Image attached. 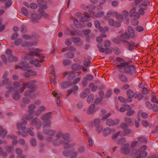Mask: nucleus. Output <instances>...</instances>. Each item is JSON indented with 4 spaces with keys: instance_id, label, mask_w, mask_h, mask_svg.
<instances>
[{
    "instance_id": "nucleus-1",
    "label": "nucleus",
    "mask_w": 158,
    "mask_h": 158,
    "mask_svg": "<svg viewBox=\"0 0 158 158\" xmlns=\"http://www.w3.org/2000/svg\"><path fill=\"white\" fill-rule=\"evenodd\" d=\"M47 127H48L45 125H43V133L47 136L46 139L55 145L59 146L62 144L63 141L60 140L62 137L65 138L68 136L67 134H64L63 132L59 131L56 135V138L54 139V136L56 133V131L54 130L47 129Z\"/></svg>"
},
{
    "instance_id": "nucleus-2",
    "label": "nucleus",
    "mask_w": 158,
    "mask_h": 158,
    "mask_svg": "<svg viewBox=\"0 0 158 158\" xmlns=\"http://www.w3.org/2000/svg\"><path fill=\"white\" fill-rule=\"evenodd\" d=\"M36 82V81L35 80L31 81L27 83L14 82L13 83V85L20 93L22 92L24 90L25 87L27 86L30 89L28 90H26L24 93V95L25 96H30L31 98H33L35 97V96H32V94L35 90L36 86L35 84Z\"/></svg>"
},
{
    "instance_id": "nucleus-3",
    "label": "nucleus",
    "mask_w": 158,
    "mask_h": 158,
    "mask_svg": "<svg viewBox=\"0 0 158 158\" xmlns=\"http://www.w3.org/2000/svg\"><path fill=\"white\" fill-rule=\"evenodd\" d=\"M36 108V106L33 104H31L29 106L28 112L29 114L32 113L35 109ZM31 117H30V115L29 114L27 115H24L23 116L21 123H18L17 124V129L18 130L21 129L22 131H24L26 128L25 126L27 124V121L30 119Z\"/></svg>"
},
{
    "instance_id": "nucleus-4",
    "label": "nucleus",
    "mask_w": 158,
    "mask_h": 158,
    "mask_svg": "<svg viewBox=\"0 0 158 158\" xmlns=\"http://www.w3.org/2000/svg\"><path fill=\"white\" fill-rule=\"evenodd\" d=\"M36 56L38 57V59L34 60H31L29 61V63L34 64L36 67H40L41 65L38 63V62L41 63L44 61V56L41 54L35 52H30L29 54L26 55L25 58L27 59L31 60L34 58V56Z\"/></svg>"
},
{
    "instance_id": "nucleus-5",
    "label": "nucleus",
    "mask_w": 158,
    "mask_h": 158,
    "mask_svg": "<svg viewBox=\"0 0 158 158\" xmlns=\"http://www.w3.org/2000/svg\"><path fill=\"white\" fill-rule=\"evenodd\" d=\"M118 71L121 73H126L128 74H132L135 72V68L134 66L129 65L127 62L121 63L117 65Z\"/></svg>"
},
{
    "instance_id": "nucleus-6",
    "label": "nucleus",
    "mask_w": 158,
    "mask_h": 158,
    "mask_svg": "<svg viewBox=\"0 0 158 158\" xmlns=\"http://www.w3.org/2000/svg\"><path fill=\"white\" fill-rule=\"evenodd\" d=\"M146 148L147 147L146 146L143 145L140 148L131 153V155L132 156L137 155L135 158L145 157H146L148 155L147 152L145 151Z\"/></svg>"
},
{
    "instance_id": "nucleus-7",
    "label": "nucleus",
    "mask_w": 158,
    "mask_h": 158,
    "mask_svg": "<svg viewBox=\"0 0 158 158\" xmlns=\"http://www.w3.org/2000/svg\"><path fill=\"white\" fill-rule=\"evenodd\" d=\"M150 5V2L147 0L142 2L139 6V11L141 15H143L144 14L145 11L147 9V7Z\"/></svg>"
},
{
    "instance_id": "nucleus-8",
    "label": "nucleus",
    "mask_w": 158,
    "mask_h": 158,
    "mask_svg": "<svg viewBox=\"0 0 158 158\" xmlns=\"http://www.w3.org/2000/svg\"><path fill=\"white\" fill-rule=\"evenodd\" d=\"M51 117L50 112L46 113L41 116V119L44 123V125H45L48 127L51 126V122L49 119L51 118Z\"/></svg>"
},
{
    "instance_id": "nucleus-9",
    "label": "nucleus",
    "mask_w": 158,
    "mask_h": 158,
    "mask_svg": "<svg viewBox=\"0 0 158 158\" xmlns=\"http://www.w3.org/2000/svg\"><path fill=\"white\" fill-rule=\"evenodd\" d=\"M65 134L68 135V137L65 138H64L63 137H62L61 138H60V140L63 141V143H63L64 144V148L68 149L74 145L75 144L74 143H71V140H68V139L70 137V135L69 134L67 133Z\"/></svg>"
},
{
    "instance_id": "nucleus-10",
    "label": "nucleus",
    "mask_w": 158,
    "mask_h": 158,
    "mask_svg": "<svg viewBox=\"0 0 158 158\" xmlns=\"http://www.w3.org/2000/svg\"><path fill=\"white\" fill-rule=\"evenodd\" d=\"M130 147V144L127 143L123 145L120 150L121 153L124 155L129 154L131 151Z\"/></svg>"
},
{
    "instance_id": "nucleus-11",
    "label": "nucleus",
    "mask_w": 158,
    "mask_h": 158,
    "mask_svg": "<svg viewBox=\"0 0 158 158\" xmlns=\"http://www.w3.org/2000/svg\"><path fill=\"white\" fill-rule=\"evenodd\" d=\"M13 86H14V87H8L7 86L6 88L9 89V90L10 91H14L15 92L13 95V98L14 100H18L20 98V95H19V93H20L18 89H16V88H15V86L14 85Z\"/></svg>"
},
{
    "instance_id": "nucleus-12",
    "label": "nucleus",
    "mask_w": 158,
    "mask_h": 158,
    "mask_svg": "<svg viewBox=\"0 0 158 158\" xmlns=\"http://www.w3.org/2000/svg\"><path fill=\"white\" fill-rule=\"evenodd\" d=\"M145 105L147 108L149 110H152L153 112H157L158 111V107L156 104L152 105L149 101H146L145 103Z\"/></svg>"
},
{
    "instance_id": "nucleus-13",
    "label": "nucleus",
    "mask_w": 158,
    "mask_h": 158,
    "mask_svg": "<svg viewBox=\"0 0 158 158\" xmlns=\"http://www.w3.org/2000/svg\"><path fill=\"white\" fill-rule=\"evenodd\" d=\"M42 8L39 9L38 10V12L40 14L41 17L42 16L44 18L48 19L49 18V15L44 12V10L43 9H46L47 8V5H43L41 6Z\"/></svg>"
},
{
    "instance_id": "nucleus-14",
    "label": "nucleus",
    "mask_w": 158,
    "mask_h": 158,
    "mask_svg": "<svg viewBox=\"0 0 158 158\" xmlns=\"http://www.w3.org/2000/svg\"><path fill=\"white\" fill-rule=\"evenodd\" d=\"M130 16L131 17H135L139 18L140 17L141 14L139 11L136 10V8L135 7H133L129 12Z\"/></svg>"
},
{
    "instance_id": "nucleus-15",
    "label": "nucleus",
    "mask_w": 158,
    "mask_h": 158,
    "mask_svg": "<svg viewBox=\"0 0 158 158\" xmlns=\"http://www.w3.org/2000/svg\"><path fill=\"white\" fill-rule=\"evenodd\" d=\"M119 120L117 118L114 120H113L111 118H109L106 120V123L109 126H111L114 125H117L119 123Z\"/></svg>"
},
{
    "instance_id": "nucleus-16",
    "label": "nucleus",
    "mask_w": 158,
    "mask_h": 158,
    "mask_svg": "<svg viewBox=\"0 0 158 158\" xmlns=\"http://www.w3.org/2000/svg\"><path fill=\"white\" fill-rule=\"evenodd\" d=\"M32 125H35L38 129L41 126V122L40 121L36 118H35L32 120L31 123Z\"/></svg>"
},
{
    "instance_id": "nucleus-17",
    "label": "nucleus",
    "mask_w": 158,
    "mask_h": 158,
    "mask_svg": "<svg viewBox=\"0 0 158 158\" xmlns=\"http://www.w3.org/2000/svg\"><path fill=\"white\" fill-rule=\"evenodd\" d=\"M89 13L91 17H96L101 18L104 15V12L103 11H100L96 14L92 10L89 11Z\"/></svg>"
},
{
    "instance_id": "nucleus-18",
    "label": "nucleus",
    "mask_w": 158,
    "mask_h": 158,
    "mask_svg": "<svg viewBox=\"0 0 158 158\" xmlns=\"http://www.w3.org/2000/svg\"><path fill=\"white\" fill-rule=\"evenodd\" d=\"M97 110L95 109V105L92 104L89 107L87 111V114H94L96 111Z\"/></svg>"
},
{
    "instance_id": "nucleus-19",
    "label": "nucleus",
    "mask_w": 158,
    "mask_h": 158,
    "mask_svg": "<svg viewBox=\"0 0 158 158\" xmlns=\"http://www.w3.org/2000/svg\"><path fill=\"white\" fill-rule=\"evenodd\" d=\"M31 18L32 21L37 22L38 20L41 18V16L38 14L34 13L32 14Z\"/></svg>"
},
{
    "instance_id": "nucleus-20",
    "label": "nucleus",
    "mask_w": 158,
    "mask_h": 158,
    "mask_svg": "<svg viewBox=\"0 0 158 158\" xmlns=\"http://www.w3.org/2000/svg\"><path fill=\"white\" fill-rule=\"evenodd\" d=\"M124 44L127 47L128 49L130 50H132L133 47L135 46V44L134 43L131 41H127Z\"/></svg>"
},
{
    "instance_id": "nucleus-21",
    "label": "nucleus",
    "mask_w": 158,
    "mask_h": 158,
    "mask_svg": "<svg viewBox=\"0 0 158 158\" xmlns=\"http://www.w3.org/2000/svg\"><path fill=\"white\" fill-rule=\"evenodd\" d=\"M129 35L127 32H125L124 34H122L120 36L122 42L124 43V44L127 41H126V40L129 39Z\"/></svg>"
},
{
    "instance_id": "nucleus-22",
    "label": "nucleus",
    "mask_w": 158,
    "mask_h": 158,
    "mask_svg": "<svg viewBox=\"0 0 158 158\" xmlns=\"http://www.w3.org/2000/svg\"><path fill=\"white\" fill-rule=\"evenodd\" d=\"M89 93V89L88 88H86L83 92L81 93L80 95V97L82 98H85L87 97Z\"/></svg>"
},
{
    "instance_id": "nucleus-23",
    "label": "nucleus",
    "mask_w": 158,
    "mask_h": 158,
    "mask_svg": "<svg viewBox=\"0 0 158 158\" xmlns=\"http://www.w3.org/2000/svg\"><path fill=\"white\" fill-rule=\"evenodd\" d=\"M16 69L20 68L24 70H26L29 68V64L27 63L26 64L23 62L22 64V65L21 66L16 65L15 66Z\"/></svg>"
},
{
    "instance_id": "nucleus-24",
    "label": "nucleus",
    "mask_w": 158,
    "mask_h": 158,
    "mask_svg": "<svg viewBox=\"0 0 158 158\" xmlns=\"http://www.w3.org/2000/svg\"><path fill=\"white\" fill-rule=\"evenodd\" d=\"M117 12L116 11H109L106 14V16H105L104 18L105 19H107L110 17H114L117 15Z\"/></svg>"
},
{
    "instance_id": "nucleus-25",
    "label": "nucleus",
    "mask_w": 158,
    "mask_h": 158,
    "mask_svg": "<svg viewBox=\"0 0 158 158\" xmlns=\"http://www.w3.org/2000/svg\"><path fill=\"white\" fill-rule=\"evenodd\" d=\"M127 97L130 99L129 100V102H131V98L134 96V94L133 91L131 89H129L127 91Z\"/></svg>"
},
{
    "instance_id": "nucleus-26",
    "label": "nucleus",
    "mask_w": 158,
    "mask_h": 158,
    "mask_svg": "<svg viewBox=\"0 0 158 158\" xmlns=\"http://www.w3.org/2000/svg\"><path fill=\"white\" fill-rule=\"evenodd\" d=\"M46 109L43 106H41L35 112V115L38 116L40 114L41 112L44 111Z\"/></svg>"
},
{
    "instance_id": "nucleus-27",
    "label": "nucleus",
    "mask_w": 158,
    "mask_h": 158,
    "mask_svg": "<svg viewBox=\"0 0 158 158\" xmlns=\"http://www.w3.org/2000/svg\"><path fill=\"white\" fill-rule=\"evenodd\" d=\"M126 139L125 138L123 137L118 139L117 142V144L119 145H123L126 142Z\"/></svg>"
},
{
    "instance_id": "nucleus-28",
    "label": "nucleus",
    "mask_w": 158,
    "mask_h": 158,
    "mask_svg": "<svg viewBox=\"0 0 158 158\" xmlns=\"http://www.w3.org/2000/svg\"><path fill=\"white\" fill-rule=\"evenodd\" d=\"M7 132L5 129L2 128V126H0V135L2 138H5L7 135Z\"/></svg>"
},
{
    "instance_id": "nucleus-29",
    "label": "nucleus",
    "mask_w": 158,
    "mask_h": 158,
    "mask_svg": "<svg viewBox=\"0 0 158 158\" xmlns=\"http://www.w3.org/2000/svg\"><path fill=\"white\" fill-rule=\"evenodd\" d=\"M112 131V130L110 128L107 127L103 130V133L104 135L107 136L110 134Z\"/></svg>"
},
{
    "instance_id": "nucleus-30",
    "label": "nucleus",
    "mask_w": 158,
    "mask_h": 158,
    "mask_svg": "<svg viewBox=\"0 0 158 158\" xmlns=\"http://www.w3.org/2000/svg\"><path fill=\"white\" fill-rule=\"evenodd\" d=\"M118 76L119 79L123 82H126L128 81L127 78L122 74H119Z\"/></svg>"
},
{
    "instance_id": "nucleus-31",
    "label": "nucleus",
    "mask_w": 158,
    "mask_h": 158,
    "mask_svg": "<svg viewBox=\"0 0 158 158\" xmlns=\"http://www.w3.org/2000/svg\"><path fill=\"white\" fill-rule=\"evenodd\" d=\"M8 137L13 139L12 143L13 144L15 145L18 143V141L17 139V136L13 135H11L8 136Z\"/></svg>"
},
{
    "instance_id": "nucleus-32",
    "label": "nucleus",
    "mask_w": 158,
    "mask_h": 158,
    "mask_svg": "<svg viewBox=\"0 0 158 158\" xmlns=\"http://www.w3.org/2000/svg\"><path fill=\"white\" fill-rule=\"evenodd\" d=\"M72 83L69 81L63 82L61 83V86L63 89H65L71 85Z\"/></svg>"
},
{
    "instance_id": "nucleus-33",
    "label": "nucleus",
    "mask_w": 158,
    "mask_h": 158,
    "mask_svg": "<svg viewBox=\"0 0 158 158\" xmlns=\"http://www.w3.org/2000/svg\"><path fill=\"white\" fill-rule=\"evenodd\" d=\"M129 36L131 37H134L135 36V33L133 28L131 27H129L128 28Z\"/></svg>"
},
{
    "instance_id": "nucleus-34",
    "label": "nucleus",
    "mask_w": 158,
    "mask_h": 158,
    "mask_svg": "<svg viewBox=\"0 0 158 158\" xmlns=\"http://www.w3.org/2000/svg\"><path fill=\"white\" fill-rule=\"evenodd\" d=\"M76 15L78 17H80L81 18L79 19L81 22H84L87 20L86 19L83 17V15L80 13L77 12L76 13Z\"/></svg>"
},
{
    "instance_id": "nucleus-35",
    "label": "nucleus",
    "mask_w": 158,
    "mask_h": 158,
    "mask_svg": "<svg viewBox=\"0 0 158 158\" xmlns=\"http://www.w3.org/2000/svg\"><path fill=\"white\" fill-rule=\"evenodd\" d=\"M8 60L10 62L17 61L18 60L17 58L15 56H13L12 55H10V56H8Z\"/></svg>"
},
{
    "instance_id": "nucleus-36",
    "label": "nucleus",
    "mask_w": 158,
    "mask_h": 158,
    "mask_svg": "<svg viewBox=\"0 0 158 158\" xmlns=\"http://www.w3.org/2000/svg\"><path fill=\"white\" fill-rule=\"evenodd\" d=\"M38 36L37 35H35L34 36L33 35H32V36L26 35H23L22 36V37L27 40H30L31 39H33V38H37V37H38Z\"/></svg>"
},
{
    "instance_id": "nucleus-37",
    "label": "nucleus",
    "mask_w": 158,
    "mask_h": 158,
    "mask_svg": "<svg viewBox=\"0 0 158 158\" xmlns=\"http://www.w3.org/2000/svg\"><path fill=\"white\" fill-rule=\"evenodd\" d=\"M94 96L93 94H91L89 95L87 98V102L88 103H91L93 101Z\"/></svg>"
},
{
    "instance_id": "nucleus-38",
    "label": "nucleus",
    "mask_w": 158,
    "mask_h": 158,
    "mask_svg": "<svg viewBox=\"0 0 158 158\" xmlns=\"http://www.w3.org/2000/svg\"><path fill=\"white\" fill-rule=\"evenodd\" d=\"M124 121L128 126L131 125L132 124V120L129 118L125 117L124 118Z\"/></svg>"
},
{
    "instance_id": "nucleus-39",
    "label": "nucleus",
    "mask_w": 158,
    "mask_h": 158,
    "mask_svg": "<svg viewBox=\"0 0 158 158\" xmlns=\"http://www.w3.org/2000/svg\"><path fill=\"white\" fill-rule=\"evenodd\" d=\"M52 94L54 96L57 98L56 100L57 103L58 105H59L60 104V101L59 99L60 97L58 96V94L56 92V91H54L52 92Z\"/></svg>"
},
{
    "instance_id": "nucleus-40",
    "label": "nucleus",
    "mask_w": 158,
    "mask_h": 158,
    "mask_svg": "<svg viewBox=\"0 0 158 158\" xmlns=\"http://www.w3.org/2000/svg\"><path fill=\"white\" fill-rule=\"evenodd\" d=\"M100 122L101 120L100 119L96 118L94 119V121L92 122L91 124H92L93 125L96 126L100 124Z\"/></svg>"
},
{
    "instance_id": "nucleus-41",
    "label": "nucleus",
    "mask_w": 158,
    "mask_h": 158,
    "mask_svg": "<svg viewBox=\"0 0 158 158\" xmlns=\"http://www.w3.org/2000/svg\"><path fill=\"white\" fill-rule=\"evenodd\" d=\"M89 87L91 89L92 91H95L97 88V87L94 85L93 83H90L89 85Z\"/></svg>"
},
{
    "instance_id": "nucleus-42",
    "label": "nucleus",
    "mask_w": 158,
    "mask_h": 158,
    "mask_svg": "<svg viewBox=\"0 0 158 158\" xmlns=\"http://www.w3.org/2000/svg\"><path fill=\"white\" fill-rule=\"evenodd\" d=\"M112 40L114 43L118 44H120L122 42L120 38H114Z\"/></svg>"
},
{
    "instance_id": "nucleus-43",
    "label": "nucleus",
    "mask_w": 158,
    "mask_h": 158,
    "mask_svg": "<svg viewBox=\"0 0 158 158\" xmlns=\"http://www.w3.org/2000/svg\"><path fill=\"white\" fill-rule=\"evenodd\" d=\"M72 69L73 70H77L81 69V68L79 64H75L72 65Z\"/></svg>"
},
{
    "instance_id": "nucleus-44",
    "label": "nucleus",
    "mask_w": 158,
    "mask_h": 158,
    "mask_svg": "<svg viewBox=\"0 0 158 158\" xmlns=\"http://www.w3.org/2000/svg\"><path fill=\"white\" fill-rule=\"evenodd\" d=\"M151 101L152 102L158 103V99L155 95H152Z\"/></svg>"
},
{
    "instance_id": "nucleus-45",
    "label": "nucleus",
    "mask_w": 158,
    "mask_h": 158,
    "mask_svg": "<svg viewBox=\"0 0 158 158\" xmlns=\"http://www.w3.org/2000/svg\"><path fill=\"white\" fill-rule=\"evenodd\" d=\"M116 18L117 20L120 22L122 21L123 19V17L122 15L120 14H117L116 15Z\"/></svg>"
},
{
    "instance_id": "nucleus-46",
    "label": "nucleus",
    "mask_w": 158,
    "mask_h": 158,
    "mask_svg": "<svg viewBox=\"0 0 158 158\" xmlns=\"http://www.w3.org/2000/svg\"><path fill=\"white\" fill-rule=\"evenodd\" d=\"M102 127L101 125L97 126L96 127V131L98 133H100L102 130Z\"/></svg>"
},
{
    "instance_id": "nucleus-47",
    "label": "nucleus",
    "mask_w": 158,
    "mask_h": 158,
    "mask_svg": "<svg viewBox=\"0 0 158 158\" xmlns=\"http://www.w3.org/2000/svg\"><path fill=\"white\" fill-rule=\"evenodd\" d=\"M138 139L139 141L141 143H145L147 142V140L145 138L143 137H139Z\"/></svg>"
},
{
    "instance_id": "nucleus-48",
    "label": "nucleus",
    "mask_w": 158,
    "mask_h": 158,
    "mask_svg": "<svg viewBox=\"0 0 158 158\" xmlns=\"http://www.w3.org/2000/svg\"><path fill=\"white\" fill-rule=\"evenodd\" d=\"M5 149L8 152H12L13 150V148L8 146H6L4 147Z\"/></svg>"
},
{
    "instance_id": "nucleus-49",
    "label": "nucleus",
    "mask_w": 158,
    "mask_h": 158,
    "mask_svg": "<svg viewBox=\"0 0 158 158\" xmlns=\"http://www.w3.org/2000/svg\"><path fill=\"white\" fill-rule=\"evenodd\" d=\"M65 56L66 57L72 58L74 57V54L72 52H69L66 54Z\"/></svg>"
},
{
    "instance_id": "nucleus-50",
    "label": "nucleus",
    "mask_w": 158,
    "mask_h": 158,
    "mask_svg": "<svg viewBox=\"0 0 158 158\" xmlns=\"http://www.w3.org/2000/svg\"><path fill=\"white\" fill-rule=\"evenodd\" d=\"M21 11L23 14L25 16H27L28 15V11L24 7H22L21 9Z\"/></svg>"
},
{
    "instance_id": "nucleus-51",
    "label": "nucleus",
    "mask_w": 158,
    "mask_h": 158,
    "mask_svg": "<svg viewBox=\"0 0 158 158\" xmlns=\"http://www.w3.org/2000/svg\"><path fill=\"white\" fill-rule=\"evenodd\" d=\"M2 83L3 84H8L9 85H10L11 83L10 82L8 78H5L2 81Z\"/></svg>"
},
{
    "instance_id": "nucleus-52",
    "label": "nucleus",
    "mask_w": 158,
    "mask_h": 158,
    "mask_svg": "<svg viewBox=\"0 0 158 158\" xmlns=\"http://www.w3.org/2000/svg\"><path fill=\"white\" fill-rule=\"evenodd\" d=\"M72 61L68 59H65L63 60V64L64 65H68L71 64Z\"/></svg>"
},
{
    "instance_id": "nucleus-53",
    "label": "nucleus",
    "mask_w": 158,
    "mask_h": 158,
    "mask_svg": "<svg viewBox=\"0 0 158 158\" xmlns=\"http://www.w3.org/2000/svg\"><path fill=\"white\" fill-rule=\"evenodd\" d=\"M30 143L31 145L33 146H35L36 145V141L35 139L32 138L31 139Z\"/></svg>"
},
{
    "instance_id": "nucleus-54",
    "label": "nucleus",
    "mask_w": 158,
    "mask_h": 158,
    "mask_svg": "<svg viewBox=\"0 0 158 158\" xmlns=\"http://www.w3.org/2000/svg\"><path fill=\"white\" fill-rule=\"evenodd\" d=\"M22 42V40L21 39H19L15 40V45L19 46L21 44Z\"/></svg>"
},
{
    "instance_id": "nucleus-55",
    "label": "nucleus",
    "mask_w": 158,
    "mask_h": 158,
    "mask_svg": "<svg viewBox=\"0 0 158 158\" xmlns=\"http://www.w3.org/2000/svg\"><path fill=\"white\" fill-rule=\"evenodd\" d=\"M77 155V152L75 151L71 152L70 156H71V158H75Z\"/></svg>"
},
{
    "instance_id": "nucleus-56",
    "label": "nucleus",
    "mask_w": 158,
    "mask_h": 158,
    "mask_svg": "<svg viewBox=\"0 0 158 158\" xmlns=\"http://www.w3.org/2000/svg\"><path fill=\"white\" fill-rule=\"evenodd\" d=\"M124 132L125 133V135H127L131 133L132 131L130 129L125 128L124 129Z\"/></svg>"
},
{
    "instance_id": "nucleus-57",
    "label": "nucleus",
    "mask_w": 158,
    "mask_h": 158,
    "mask_svg": "<svg viewBox=\"0 0 158 158\" xmlns=\"http://www.w3.org/2000/svg\"><path fill=\"white\" fill-rule=\"evenodd\" d=\"M74 23L77 28L79 27H81L80 23L78 20L74 19Z\"/></svg>"
},
{
    "instance_id": "nucleus-58",
    "label": "nucleus",
    "mask_w": 158,
    "mask_h": 158,
    "mask_svg": "<svg viewBox=\"0 0 158 158\" xmlns=\"http://www.w3.org/2000/svg\"><path fill=\"white\" fill-rule=\"evenodd\" d=\"M142 93L144 94H147L150 93L149 91L146 87H144L143 88L142 90Z\"/></svg>"
},
{
    "instance_id": "nucleus-59",
    "label": "nucleus",
    "mask_w": 158,
    "mask_h": 158,
    "mask_svg": "<svg viewBox=\"0 0 158 158\" xmlns=\"http://www.w3.org/2000/svg\"><path fill=\"white\" fill-rule=\"evenodd\" d=\"M121 133V132L120 131H119L118 132H117L114 134L112 136V138L114 139H117L118 135H120V134Z\"/></svg>"
},
{
    "instance_id": "nucleus-60",
    "label": "nucleus",
    "mask_w": 158,
    "mask_h": 158,
    "mask_svg": "<svg viewBox=\"0 0 158 158\" xmlns=\"http://www.w3.org/2000/svg\"><path fill=\"white\" fill-rule=\"evenodd\" d=\"M65 44L66 45H67V46H69L72 44L71 40L70 39H68V38L66 39L65 40Z\"/></svg>"
},
{
    "instance_id": "nucleus-61",
    "label": "nucleus",
    "mask_w": 158,
    "mask_h": 158,
    "mask_svg": "<svg viewBox=\"0 0 158 158\" xmlns=\"http://www.w3.org/2000/svg\"><path fill=\"white\" fill-rule=\"evenodd\" d=\"M94 23L95 26L96 28H99L100 27V23L98 20H95L94 21Z\"/></svg>"
},
{
    "instance_id": "nucleus-62",
    "label": "nucleus",
    "mask_w": 158,
    "mask_h": 158,
    "mask_svg": "<svg viewBox=\"0 0 158 158\" xmlns=\"http://www.w3.org/2000/svg\"><path fill=\"white\" fill-rule=\"evenodd\" d=\"M134 113V111L133 110H128L126 113V115L128 116H130L132 115Z\"/></svg>"
},
{
    "instance_id": "nucleus-63",
    "label": "nucleus",
    "mask_w": 158,
    "mask_h": 158,
    "mask_svg": "<svg viewBox=\"0 0 158 158\" xmlns=\"http://www.w3.org/2000/svg\"><path fill=\"white\" fill-rule=\"evenodd\" d=\"M83 102H79L77 104V107L79 109H81L83 107Z\"/></svg>"
},
{
    "instance_id": "nucleus-64",
    "label": "nucleus",
    "mask_w": 158,
    "mask_h": 158,
    "mask_svg": "<svg viewBox=\"0 0 158 158\" xmlns=\"http://www.w3.org/2000/svg\"><path fill=\"white\" fill-rule=\"evenodd\" d=\"M73 41L75 43L80 42L81 40L80 39L79 37H74L72 38Z\"/></svg>"
}]
</instances>
